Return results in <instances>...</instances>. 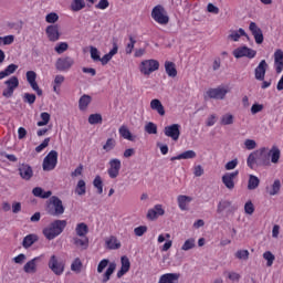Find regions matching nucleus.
<instances>
[{"mask_svg":"<svg viewBox=\"0 0 283 283\" xmlns=\"http://www.w3.org/2000/svg\"><path fill=\"white\" fill-rule=\"evenodd\" d=\"M280 156H282V153L277 146H272L271 149L269 147H261L248 156L247 165L250 169H253L255 165H259V167H271V163L272 165L280 163Z\"/></svg>","mask_w":283,"mask_h":283,"instance_id":"nucleus-1","label":"nucleus"},{"mask_svg":"<svg viewBox=\"0 0 283 283\" xmlns=\"http://www.w3.org/2000/svg\"><path fill=\"white\" fill-rule=\"evenodd\" d=\"M65 227H67V221L56 219L53 222H51L49 226H46L43 230L42 233L44 238L48 240H54L65 231Z\"/></svg>","mask_w":283,"mask_h":283,"instance_id":"nucleus-2","label":"nucleus"},{"mask_svg":"<svg viewBox=\"0 0 283 283\" xmlns=\"http://www.w3.org/2000/svg\"><path fill=\"white\" fill-rule=\"evenodd\" d=\"M138 70L143 76H151L154 72L160 70V62L156 59L143 60L138 65Z\"/></svg>","mask_w":283,"mask_h":283,"instance_id":"nucleus-3","label":"nucleus"},{"mask_svg":"<svg viewBox=\"0 0 283 283\" xmlns=\"http://www.w3.org/2000/svg\"><path fill=\"white\" fill-rule=\"evenodd\" d=\"M46 213H49V216H63L65 213V207H63V201L56 197V196H52L48 202H46Z\"/></svg>","mask_w":283,"mask_h":283,"instance_id":"nucleus-4","label":"nucleus"},{"mask_svg":"<svg viewBox=\"0 0 283 283\" xmlns=\"http://www.w3.org/2000/svg\"><path fill=\"white\" fill-rule=\"evenodd\" d=\"M151 19L159 23V25H167L169 23V15L167 14V10L163 4H157L151 10Z\"/></svg>","mask_w":283,"mask_h":283,"instance_id":"nucleus-5","label":"nucleus"},{"mask_svg":"<svg viewBox=\"0 0 283 283\" xmlns=\"http://www.w3.org/2000/svg\"><path fill=\"white\" fill-rule=\"evenodd\" d=\"M59 163V153L56 150H51L43 159L42 169L43 171H53L56 169Z\"/></svg>","mask_w":283,"mask_h":283,"instance_id":"nucleus-6","label":"nucleus"},{"mask_svg":"<svg viewBox=\"0 0 283 283\" xmlns=\"http://www.w3.org/2000/svg\"><path fill=\"white\" fill-rule=\"evenodd\" d=\"M48 266L50 271L54 273V275L60 276V275H63V273H65V263L63 261H60L56 254L51 255L48 262Z\"/></svg>","mask_w":283,"mask_h":283,"instance_id":"nucleus-7","label":"nucleus"},{"mask_svg":"<svg viewBox=\"0 0 283 283\" xmlns=\"http://www.w3.org/2000/svg\"><path fill=\"white\" fill-rule=\"evenodd\" d=\"M6 88L2 91V96L4 98H12L14 96V90L19 87V77L11 76L9 80L4 81Z\"/></svg>","mask_w":283,"mask_h":283,"instance_id":"nucleus-8","label":"nucleus"},{"mask_svg":"<svg viewBox=\"0 0 283 283\" xmlns=\"http://www.w3.org/2000/svg\"><path fill=\"white\" fill-rule=\"evenodd\" d=\"M234 59H255L258 55V51L249 48V46H239L232 52Z\"/></svg>","mask_w":283,"mask_h":283,"instance_id":"nucleus-9","label":"nucleus"},{"mask_svg":"<svg viewBox=\"0 0 283 283\" xmlns=\"http://www.w3.org/2000/svg\"><path fill=\"white\" fill-rule=\"evenodd\" d=\"M227 94H229V90L224 87L209 88L205 94V99L214 98L216 101H224Z\"/></svg>","mask_w":283,"mask_h":283,"instance_id":"nucleus-10","label":"nucleus"},{"mask_svg":"<svg viewBox=\"0 0 283 283\" xmlns=\"http://www.w3.org/2000/svg\"><path fill=\"white\" fill-rule=\"evenodd\" d=\"M238 176H240L239 170H235L232 172H226L221 177V181L227 189H229L230 191H233V189H235V178H238Z\"/></svg>","mask_w":283,"mask_h":283,"instance_id":"nucleus-11","label":"nucleus"},{"mask_svg":"<svg viewBox=\"0 0 283 283\" xmlns=\"http://www.w3.org/2000/svg\"><path fill=\"white\" fill-rule=\"evenodd\" d=\"M74 65V59L70 56L59 57L55 62V69L57 72H69Z\"/></svg>","mask_w":283,"mask_h":283,"instance_id":"nucleus-12","label":"nucleus"},{"mask_svg":"<svg viewBox=\"0 0 283 283\" xmlns=\"http://www.w3.org/2000/svg\"><path fill=\"white\" fill-rule=\"evenodd\" d=\"M120 167H122L120 159L118 158L111 159L108 161V169H107V174L109 178L112 179L118 178V176L120 175Z\"/></svg>","mask_w":283,"mask_h":283,"instance_id":"nucleus-13","label":"nucleus"},{"mask_svg":"<svg viewBox=\"0 0 283 283\" xmlns=\"http://www.w3.org/2000/svg\"><path fill=\"white\" fill-rule=\"evenodd\" d=\"M164 134L167 138H171V140H178L180 138V125L171 124L164 128Z\"/></svg>","mask_w":283,"mask_h":283,"instance_id":"nucleus-14","label":"nucleus"},{"mask_svg":"<svg viewBox=\"0 0 283 283\" xmlns=\"http://www.w3.org/2000/svg\"><path fill=\"white\" fill-rule=\"evenodd\" d=\"M27 81L29 85H31L32 91L36 92L38 96H43V90L39 87V84L36 83V72L34 71H28L27 72Z\"/></svg>","mask_w":283,"mask_h":283,"instance_id":"nucleus-15","label":"nucleus"},{"mask_svg":"<svg viewBox=\"0 0 283 283\" xmlns=\"http://www.w3.org/2000/svg\"><path fill=\"white\" fill-rule=\"evenodd\" d=\"M249 30L254 36L255 43L258 45H262V43H264V34L262 33V29H260L255 22H250Z\"/></svg>","mask_w":283,"mask_h":283,"instance_id":"nucleus-16","label":"nucleus"},{"mask_svg":"<svg viewBox=\"0 0 283 283\" xmlns=\"http://www.w3.org/2000/svg\"><path fill=\"white\" fill-rule=\"evenodd\" d=\"M268 69H269V64L266 63V60H262L254 70V78L256 81H264Z\"/></svg>","mask_w":283,"mask_h":283,"instance_id":"nucleus-17","label":"nucleus"},{"mask_svg":"<svg viewBox=\"0 0 283 283\" xmlns=\"http://www.w3.org/2000/svg\"><path fill=\"white\" fill-rule=\"evenodd\" d=\"M18 171L22 180H32V176H34V170H32V166L28 164H21L18 168Z\"/></svg>","mask_w":283,"mask_h":283,"instance_id":"nucleus-18","label":"nucleus"},{"mask_svg":"<svg viewBox=\"0 0 283 283\" xmlns=\"http://www.w3.org/2000/svg\"><path fill=\"white\" fill-rule=\"evenodd\" d=\"M165 213V208H163V205L158 203L155 205L154 208L149 209L146 218L148 220H158V218H160V216H163Z\"/></svg>","mask_w":283,"mask_h":283,"instance_id":"nucleus-19","label":"nucleus"},{"mask_svg":"<svg viewBox=\"0 0 283 283\" xmlns=\"http://www.w3.org/2000/svg\"><path fill=\"white\" fill-rule=\"evenodd\" d=\"M191 202H193V198L187 195H179L177 197V205L180 211H189V205H191Z\"/></svg>","mask_w":283,"mask_h":283,"instance_id":"nucleus-20","label":"nucleus"},{"mask_svg":"<svg viewBox=\"0 0 283 283\" xmlns=\"http://www.w3.org/2000/svg\"><path fill=\"white\" fill-rule=\"evenodd\" d=\"M42 260L43 255H40L28 261L23 266L24 273H36V264H39V262H41Z\"/></svg>","mask_w":283,"mask_h":283,"instance_id":"nucleus-21","label":"nucleus"},{"mask_svg":"<svg viewBox=\"0 0 283 283\" xmlns=\"http://www.w3.org/2000/svg\"><path fill=\"white\" fill-rule=\"evenodd\" d=\"M72 243L76 249H81L82 251H86L90 248V238L87 237H73Z\"/></svg>","mask_w":283,"mask_h":283,"instance_id":"nucleus-22","label":"nucleus"},{"mask_svg":"<svg viewBox=\"0 0 283 283\" xmlns=\"http://www.w3.org/2000/svg\"><path fill=\"white\" fill-rule=\"evenodd\" d=\"M274 70L276 74H282L283 71V51L279 49L274 52Z\"/></svg>","mask_w":283,"mask_h":283,"instance_id":"nucleus-23","label":"nucleus"},{"mask_svg":"<svg viewBox=\"0 0 283 283\" xmlns=\"http://www.w3.org/2000/svg\"><path fill=\"white\" fill-rule=\"evenodd\" d=\"M122 266L120 270L117 272V277H123L126 273L129 272V269L132 268V262H129V258L122 256L120 258Z\"/></svg>","mask_w":283,"mask_h":283,"instance_id":"nucleus-24","label":"nucleus"},{"mask_svg":"<svg viewBox=\"0 0 283 283\" xmlns=\"http://www.w3.org/2000/svg\"><path fill=\"white\" fill-rule=\"evenodd\" d=\"M178 280H180L179 273H166L159 277L158 283H178Z\"/></svg>","mask_w":283,"mask_h":283,"instance_id":"nucleus-25","label":"nucleus"},{"mask_svg":"<svg viewBox=\"0 0 283 283\" xmlns=\"http://www.w3.org/2000/svg\"><path fill=\"white\" fill-rule=\"evenodd\" d=\"M46 34L50 41H59L61 33H59V25H49L46 28Z\"/></svg>","mask_w":283,"mask_h":283,"instance_id":"nucleus-26","label":"nucleus"},{"mask_svg":"<svg viewBox=\"0 0 283 283\" xmlns=\"http://www.w3.org/2000/svg\"><path fill=\"white\" fill-rule=\"evenodd\" d=\"M197 154L195 150H186L177 156H174L170 158V160L174 163V160H192L196 158Z\"/></svg>","mask_w":283,"mask_h":283,"instance_id":"nucleus-27","label":"nucleus"},{"mask_svg":"<svg viewBox=\"0 0 283 283\" xmlns=\"http://www.w3.org/2000/svg\"><path fill=\"white\" fill-rule=\"evenodd\" d=\"M63 83H65V76L62 74L55 75L52 82L54 94H57V95L61 94V85H63Z\"/></svg>","mask_w":283,"mask_h":283,"instance_id":"nucleus-28","label":"nucleus"},{"mask_svg":"<svg viewBox=\"0 0 283 283\" xmlns=\"http://www.w3.org/2000/svg\"><path fill=\"white\" fill-rule=\"evenodd\" d=\"M241 36H249L247 34V31H244V29L240 28L239 30H230L229 35H228V40L238 42V41H240Z\"/></svg>","mask_w":283,"mask_h":283,"instance_id":"nucleus-29","label":"nucleus"},{"mask_svg":"<svg viewBox=\"0 0 283 283\" xmlns=\"http://www.w3.org/2000/svg\"><path fill=\"white\" fill-rule=\"evenodd\" d=\"M116 54H118V44L114 43L113 49L107 54H105L103 57H101L99 61H101L102 65H107L109 60L114 59V56H116Z\"/></svg>","mask_w":283,"mask_h":283,"instance_id":"nucleus-30","label":"nucleus"},{"mask_svg":"<svg viewBox=\"0 0 283 283\" xmlns=\"http://www.w3.org/2000/svg\"><path fill=\"white\" fill-rule=\"evenodd\" d=\"M150 108L154 112H157V114H159V116H165V106H163V102H160V99L155 98V99L150 101Z\"/></svg>","mask_w":283,"mask_h":283,"instance_id":"nucleus-31","label":"nucleus"},{"mask_svg":"<svg viewBox=\"0 0 283 283\" xmlns=\"http://www.w3.org/2000/svg\"><path fill=\"white\" fill-rule=\"evenodd\" d=\"M280 189H282V182L280 179H275L271 187L265 188L269 196H277V193H280Z\"/></svg>","mask_w":283,"mask_h":283,"instance_id":"nucleus-32","label":"nucleus"},{"mask_svg":"<svg viewBox=\"0 0 283 283\" xmlns=\"http://www.w3.org/2000/svg\"><path fill=\"white\" fill-rule=\"evenodd\" d=\"M17 70H19V65L9 64L3 71H0V81H3V78L14 74Z\"/></svg>","mask_w":283,"mask_h":283,"instance_id":"nucleus-33","label":"nucleus"},{"mask_svg":"<svg viewBox=\"0 0 283 283\" xmlns=\"http://www.w3.org/2000/svg\"><path fill=\"white\" fill-rule=\"evenodd\" d=\"M32 193L35 196V198H42L43 200L52 197V191H44L41 187L33 188Z\"/></svg>","mask_w":283,"mask_h":283,"instance_id":"nucleus-34","label":"nucleus"},{"mask_svg":"<svg viewBox=\"0 0 283 283\" xmlns=\"http://www.w3.org/2000/svg\"><path fill=\"white\" fill-rule=\"evenodd\" d=\"M165 71L170 78H176L178 76V71L176 70V64L174 62H165Z\"/></svg>","mask_w":283,"mask_h":283,"instance_id":"nucleus-35","label":"nucleus"},{"mask_svg":"<svg viewBox=\"0 0 283 283\" xmlns=\"http://www.w3.org/2000/svg\"><path fill=\"white\" fill-rule=\"evenodd\" d=\"M75 233L78 238L87 237V233H90V228L85 222L77 223L75 227Z\"/></svg>","mask_w":283,"mask_h":283,"instance_id":"nucleus-36","label":"nucleus"},{"mask_svg":"<svg viewBox=\"0 0 283 283\" xmlns=\"http://www.w3.org/2000/svg\"><path fill=\"white\" fill-rule=\"evenodd\" d=\"M90 103H92V96L87 94L82 95L78 101V109L81 112H85V109H87L90 106Z\"/></svg>","mask_w":283,"mask_h":283,"instance_id":"nucleus-37","label":"nucleus"},{"mask_svg":"<svg viewBox=\"0 0 283 283\" xmlns=\"http://www.w3.org/2000/svg\"><path fill=\"white\" fill-rule=\"evenodd\" d=\"M34 242H39V235L28 234L27 237H24V239L22 241V247H23V249H30V247H32V244H34Z\"/></svg>","mask_w":283,"mask_h":283,"instance_id":"nucleus-38","label":"nucleus"},{"mask_svg":"<svg viewBox=\"0 0 283 283\" xmlns=\"http://www.w3.org/2000/svg\"><path fill=\"white\" fill-rule=\"evenodd\" d=\"M105 244L107 249H111L112 251H116V249H120V241L116 237H111L106 239Z\"/></svg>","mask_w":283,"mask_h":283,"instance_id":"nucleus-39","label":"nucleus"},{"mask_svg":"<svg viewBox=\"0 0 283 283\" xmlns=\"http://www.w3.org/2000/svg\"><path fill=\"white\" fill-rule=\"evenodd\" d=\"M260 187V178L254 175H249V180H248V189L249 191H253Z\"/></svg>","mask_w":283,"mask_h":283,"instance_id":"nucleus-40","label":"nucleus"},{"mask_svg":"<svg viewBox=\"0 0 283 283\" xmlns=\"http://www.w3.org/2000/svg\"><path fill=\"white\" fill-rule=\"evenodd\" d=\"M115 271H116V263H109L106 272L104 273L102 282L103 283L109 282V280Z\"/></svg>","mask_w":283,"mask_h":283,"instance_id":"nucleus-41","label":"nucleus"},{"mask_svg":"<svg viewBox=\"0 0 283 283\" xmlns=\"http://www.w3.org/2000/svg\"><path fill=\"white\" fill-rule=\"evenodd\" d=\"M75 193H76L77 196H85V193H87V187H86V185H85V180L80 179V180L77 181V185H76V187H75Z\"/></svg>","mask_w":283,"mask_h":283,"instance_id":"nucleus-42","label":"nucleus"},{"mask_svg":"<svg viewBox=\"0 0 283 283\" xmlns=\"http://www.w3.org/2000/svg\"><path fill=\"white\" fill-rule=\"evenodd\" d=\"M85 8V0H73L71 3V10L73 12H81Z\"/></svg>","mask_w":283,"mask_h":283,"instance_id":"nucleus-43","label":"nucleus"},{"mask_svg":"<svg viewBox=\"0 0 283 283\" xmlns=\"http://www.w3.org/2000/svg\"><path fill=\"white\" fill-rule=\"evenodd\" d=\"M119 135L125 140H134V136L132 135V132H129V128H127V126L119 127Z\"/></svg>","mask_w":283,"mask_h":283,"instance_id":"nucleus-44","label":"nucleus"},{"mask_svg":"<svg viewBox=\"0 0 283 283\" xmlns=\"http://www.w3.org/2000/svg\"><path fill=\"white\" fill-rule=\"evenodd\" d=\"M191 249H196V239L189 238L181 245V251H191Z\"/></svg>","mask_w":283,"mask_h":283,"instance_id":"nucleus-45","label":"nucleus"},{"mask_svg":"<svg viewBox=\"0 0 283 283\" xmlns=\"http://www.w3.org/2000/svg\"><path fill=\"white\" fill-rule=\"evenodd\" d=\"M41 120L36 123L38 127H45L50 123V113L43 112L40 115Z\"/></svg>","mask_w":283,"mask_h":283,"instance_id":"nucleus-46","label":"nucleus"},{"mask_svg":"<svg viewBox=\"0 0 283 283\" xmlns=\"http://www.w3.org/2000/svg\"><path fill=\"white\" fill-rule=\"evenodd\" d=\"M234 118L231 113H227L221 116L220 123L221 125H233Z\"/></svg>","mask_w":283,"mask_h":283,"instance_id":"nucleus-47","label":"nucleus"},{"mask_svg":"<svg viewBox=\"0 0 283 283\" xmlns=\"http://www.w3.org/2000/svg\"><path fill=\"white\" fill-rule=\"evenodd\" d=\"M82 269H83V262L81 261V259L78 258L74 259V261L71 264V271H73L74 273H80Z\"/></svg>","mask_w":283,"mask_h":283,"instance_id":"nucleus-48","label":"nucleus"},{"mask_svg":"<svg viewBox=\"0 0 283 283\" xmlns=\"http://www.w3.org/2000/svg\"><path fill=\"white\" fill-rule=\"evenodd\" d=\"M263 260L266 261V266H273V262H275V255L271 251H265L263 253Z\"/></svg>","mask_w":283,"mask_h":283,"instance_id":"nucleus-49","label":"nucleus"},{"mask_svg":"<svg viewBox=\"0 0 283 283\" xmlns=\"http://www.w3.org/2000/svg\"><path fill=\"white\" fill-rule=\"evenodd\" d=\"M88 123L90 125H98L103 123V116L101 114H91L88 116Z\"/></svg>","mask_w":283,"mask_h":283,"instance_id":"nucleus-50","label":"nucleus"},{"mask_svg":"<svg viewBox=\"0 0 283 283\" xmlns=\"http://www.w3.org/2000/svg\"><path fill=\"white\" fill-rule=\"evenodd\" d=\"M69 48L70 45L67 44V42H59L55 45L54 51L56 52V54H63L64 52H67Z\"/></svg>","mask_w":283,"mask_h":283,"instance_id":"nucleus-51","label":"nucleus"},{"mask_svg":"<svg viewBox=\"0 0 283 283\" xmlns=\"http://www.w3.org/2000/svg\"><path fill=\"white\" fill-rule=\"evenodd\" d=\"M145 133L146 134H158V126L154 122H148L145 125Z\"/></svg>","mask_w":283,"mask_h":283,"instance_id":"nucleus-52","label":"nucleus"},{"mask_svg":"<svg viewBox=\"0 0 283 283\" xmlns=\"http://www.w3.org/2000/svg\"><path fill=\"white\" fill-rule=\"evenodd\" d=\"M93 187L97 189V193H103V178L101 176H96L95 179L93 180Z\"/></svg>","mask_w":283,"mask_h":283,"instance_id":"nucleus-53","label":"nucleus"},{"mask_svg":"<svg viewBox=\"0 0 283 283\" xmlns=\"http://www.w3.org/2000/svg\"><path fill=\"white\" fill-rule=\"evenodd\" d=\"M116 147V139L108 138L106 143L103 145L104 151H112Z\"/></svg>","mask_w":283,"mask_h":283,"instance_id":"nucleus-54","label":"nucleus"},{"mask_svg":"<svg viewBox=\"0 0 283 283\" xmlns=\"http://www.w3.org/2000/svg\"><path fill=\"white\" fill-rule=\"evenodd\" d=\"M14 43V35L0 36V45H12Z\"/></svg>","mask_w":283,"mask_h":283,"instance_id":"nucleus-55","label":"nucleus"},{"mask_svg":"<svg viewBox=\"0 0 283 283\" xmlns=\"http://www.w3.org/2000/svg\"><path fill=\"white\" fill-rule=\"evenodd\" d=\"M147 226H139V227H136L134 229V234L137 237V238H143L145 235V233H147Z\"/></svg>","mask_w":283,"mask_h":283,"instance_id":"nucleus-56","label":"nucleus"},{"mask_svg":"<svg viewBox=\"0 0 283 283\" xmlns=\"http://www.w3.org/2000/svg\"><path fill=\"white\" fill-rule=\"evenodd\" d=\"M244 212L247 213V216H253V213H255V206H253L252 201L245 202Z\"/></svg>","mask_w":283,"mask_h":283,"instance_id":"nucleus-57","label":"nucleus"},{"mask_svg":"<svg viewBox=\"0 0 283 283\" xmlns=\"http://www.w3.org/2000/svg\"><path fill=\"white\" fill-rule=\"evenodd\" d=\"M231 207V201H220L217 207V213H222V211L229 209Z\"/></svg>","mask_w":283,"mask_h":283,"instance_id":"nucleus-58","label":"nucleus"},{"mask_svg":"<svg viewBox=\"0 0 283 283\" xmlns=\"http://www.w3.org/2000/svg\"><path fill=\"white\" fill-rule=\"evenodd\" d=\"M234 255L237 260H249V250H238Z\"/></svg>","mask_w":283,"mask_h":283,"instance_id":"nucleus-59","label":"nucleus"},{"mask_svg":"<svg viewBox=\"0 0 283 283\" xmlns=\"http://www.w3.org/2000/svg\"><path fill=\"white\" fill-rule=\"evenodd\" d=\"M244 147H245V149L251 151V150L255 149V147H258V143L254 139H245Z\"/></svg>","mask_w":283,"mask_h":283,"instance_id":"nucleus-60","label":"nucleus"},{"mask_svg":"<svg viewBox=\"0 0 283 283\" xmlns=\"http://www.w3.org/2000/svg\"><path fill=\"white\" fill-rule=\"evenodd\" d=\"M50 145V137L45 138L38 147H35L36 154H41Z\"/></svg>","mask_w":283,"mask_h":283,"instance_id":"nucleus-61","label":"nucleus"},{"mask_svg":"<svg viewBox=\"0 0 283 283\" xmlns=\"http://www.w3.org/2000/svg\"><path fill=\"white\" fill-rule=\"evenodd\" d=\"M238 167V159H232L228 161L224 166L226 171H233Z\"/></svg>","mask_w":283,"mask_h":283,"instance_id":"nucleus-62","label":"nucleus"},{"mask_svg":"<svg viewBox=\"0 0 283 283\" xmlns=\"http://www.w3.org/2000/svg\"><path fill=\"white\" fill-rule=\"evenodd\" d=\"M46 23H56L59 21V14L51 12L45 17Z\"/></svg>","mask_w":283,"mask_h":283,"instance_id":"nucleus-63","label":"nucleus"},{"mask_svg":"<svg viewBox=\"0 0 283 283\" xmlns=\"http://www.w3.org/2000/svg\"><path fill=\"white\" fill-rule=\"evenodd\" d=\"M91 59L94 61H101V52L95 46H91Z\"/></svg>","mask_w":283,"mask_h":283,"instance_id":"nucleus-64","label":"nucleus"}]
</instances>
